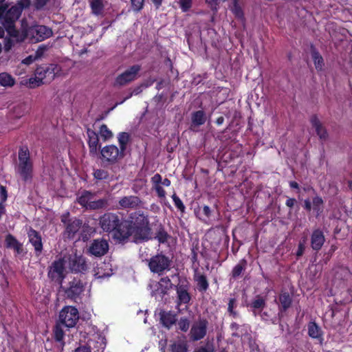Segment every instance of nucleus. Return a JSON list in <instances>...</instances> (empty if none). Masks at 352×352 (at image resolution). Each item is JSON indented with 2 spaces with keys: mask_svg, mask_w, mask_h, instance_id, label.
Segmentation results:
<instances>
[{
  "mask_svg": "<svg viewBox=\"0 0 352 352\" xmlns=\"http://www.w3.org/2000/svg\"><path fill=\"white\" fill-rule=\"evenodd\" d=\"M159 285L162 288V293L166 294L168 290L174 287L170 279L168 276L162 277L159 281Z\"/></svg>",
  "mask_w": 352,
  "mask_h": 352,
  "instance_id": "obj_39",
  "label": "nucleus"
},
{
  "mask_svg": "<svg viewBox=\"0 0 352 352\" xmlns=\"http://www.w3.org/2000/svg\"><path fill=\"white\" fill-rule=\"evenodd\" d=\"M170 184H171V182L169 179H168V178H164V179H162V185H163L164 186L168 187L170 186Z\"/></svg>",
  "mask_w": 352,
  "mask_h": 352,
  "instance_id": "obj_64",
  "label": "nucleus"
},
{
  "mask_svg": "<svg viewBox=\"0 0 352 352\" xmlns=\"http://www.w3.org/2000/svg\"><path fill=\"white\" fill-rule=\"evenodd\" d=\"M171 352H188V347L186 343L174 342L170 345Z\"/></svg>",
  "mask_w": 352,
  "mask_h": 352,
  "instance_id": "obj_44",
  "label": "nucleus"
},
{
  "mask_svg": "<svg viewBox=\"0 0 352 352\" xmlns=\"http://www.w3.org/2000/svg\"><path fill=\"white\" fill-rule=\"evenodd\" d=\"M172 199L174 202L175 207L182 212L184 213L186 210V207L181 200V199L176 195V193H173L172 195Z\"/></svg>",
  "mask_w": 352,
  "mask_h": 352,
  "instance_id": "obj_48",
  "label": "nucleus"
},
{
  "mask_svg": "<svg viewBox=\"0 0 352 352\" xmlns=\"http://www.w3.org/2000/svg\"><path fill=\"white\" fill-rule=\"evenodd\" d=\"M180 8L183 12H187L192 6V0H179Z\"/></svg>",
  "mask_w": 352,
  "mask_h": 352,
  "instance_id": "obj_51",
  "label": "nucleus"
},
{
  "mask_svg": "<svg viewBox=\"0 0 352 352\" xmlns=\"http://www.w3.org/2000/svg\"><path fill=\"white\" fill-rule=\"evenodd\" d=\"M145 0H131V8L133 11L138 12L143 9Z\"/></svg>",
  "mask_w": 352,
  "mask_h": 352,
  "instance_id": "obj_50",
  "label": "nucleus"
},
{
  "mask_svg": "<svg viewBox=\"0 0 352 352\" xmlns=\"http://www.w3.org/2000/svg\"><path fill=\"white\" fill-rule=\"evenodd\" d=\"M237 307L236 299L234 298H231L229 299V302L228 304V312L230 316L234 318H236L239 316V313L234 310V309Z\"/></svg>",
  "mask_w": 352,
  "mask_h": 352,
  "instance_id": "obj_42",
  "label": "nucleus"
},
{
  "mask_svg": "<svg viewBox=\"0 0 352 352\" xmlns=\"http://www.w3.org/2000/svg\"><path fill=\"white\" fill-rule=\"evenodd\" d=\"M308 335L313 339L322 342L323 340L322 331L320 327L314 321H311L307 324Z\"/></svg>",
  "mask_w": 352,
  "mask_h": 352,
  "instance_id": "obj_30",
  "label": "nucleus"
},
{
  "mask_svg": "<svg viewBox=\"0 0 352 352\" xmlns=\"http://www.w3.org/2000/svg\"><path fill=\"white\" fill-rule=\"evenodd\" d=\"M243 326H241L235 322H233L230 324V328L232 331V336L239 338L243 335L242 331V327Z\"/></svg>",
  "mask_w": 352,
  "mask_h": 352,
  "instance_id": "obj_43",
  "label": "nucleus"
},
{
  "mask_svg": "<svg viewBox=\"0 0 352 352\" xmlns=\"http://www.w3.org/2000/svg\"><path fill=\"white\" fill-rule=\"evenodd\" d=\"M147 261L150 271L154 274H157L159 276L170 270L172 264V259L163 254L162 252L152 256Z\"/></svg>",
  "mask_w": 352,
  "mask_h": 352,
  "instance_id": "obj_4",
  "label": "nucleus"
},
{
  "mask_svg": "<svg viewBox=\"0 0 352 352\" xmlns=\"http://www.w3.org/2000/svg\"><path fill=\"white\" fill-rule=\"evenodd\" d=\"M151 182L152 190L155 191L157 196L160 199H165L166 193L163 188V185H162V175L159 173L155 174L151 178Z\"/></svg>",
  "mask_w": 352,
  "mask_h": 352,
  "instance_id": "obj_25",
  "label": "nucleus"
},
{
  "mask_svg": "<svg viewBox=\"0 0 352 352\" xmlns=\"http://www.w3.org/2000/svg\"><path fill=\"white\" fill-rule=\"evenodd\" d=\"M79 319V313L75 307L67 306L63 308L59 314L60 323L66 327H74Z\"/></svg>",
  "mask_w": 352,
  "mask_h": 352,
  "instance_id": "obj_11",
  "label": "nucleus"
},
{
  "mask_svg": "<svg viewBox=\"0 0 352 352\" xmlns=\"http://www.w3.org/2000/svg\"><path fill=\"white\" fill-rule=\"evenodd\" d=\"M74 352H91V349L89 347L83 346L76 349Z\"/></svg>",
  "mask_w": 352,
  "mask_h": 352,
  "instance_id": "obj_61",
  "label": "nucleus"
},
{
  "mask_svg": "<svg viewBox=\"0 0 352 352\" xmlns=\"http://www.w3.org/2000/svg\"><path fill=\"white\" fill-rule=\"evenodd\" d=\"M160 322L162 325L170 330L177 322V314L172 311L161 309L159 312Z\"/></svg>",
  "mask_w": 352,
  "mask_h": 352,
  "instance_id": "obj_19",
  "label": "nucleus"
},
{
  "mask_svg": "<svg viewBox=\"0 0 352 352\" xmlns=\"http://www.w3.org/2000/svg\"><path fill=\"white\" fill-rule=\"evenodd\" d=\"M305 239H304L302 241H300L298 245V250L296 252V256L297 259H298L300 257H301L305 252Z\"/></svg>",
  "mask_w": 352,
  "mask_h": 352,
  "instance_id": "obj_53",
  "label": "nucleus"
},
{
  "mask_svg": "<svg viewBox=\"0 0 352 352\" xmlns=\"http://www.w3.org/2000/svg\"><path fill=\"white\" fill-rule=\"evenodd\" d=\"M170 237V236L165 230L164 226L162 223H159L157 225L155 236H153V239H156L159 243L164 244L168 242Z\"/></svg>",
  "mask_w": 352,
  "mask_h": 352,
  "instance_id": "obj_31",
  "label": "nucleus"
},
{
  "mask_svg": "<svg viewBox=\"0 0 352 352\" xmlns=\"http://www.w3.org/2000/svg\"><path fill=\"white\" fill-rule=\"evenodd\" d=\"M89 6L94 15L100 16L103 14L104 5L102 0H90Z\"/></svg>",
  "mask_w": 352,
  "mask_h": 352,
  "instance_id": "obj_33",
  "label": "nucleus"
},
{
  "mask_svg": "<svg viewBox=\"0 0 352 352\" xmlns=\"http://www.w3.org/2000/svg\"><path fill=\"white\" fill-rule=\"evenodd\" d=\"M120 149L125 153L127 144L130 140V135L126 132H120L118 136Z\"/></svg>",
  "mask_w": 352,
  "mask_h": 352,
  "instance_id": "obj_37",
  "label": "nucleus"
},
{
  "mask_svg": "<svg viewBox=\"0 0 352 352\" xmlns=\"http://www.w3.org/2000/svg\"><path fill=\"white\" fill-rule=\"evenodd\" d=\"M197 217L202 222L207 223L208 220L212 214V210L208 206L204 205L199 206L197 211H195Z\"/></svg>",
  "mask_w": 352,
  "mask_h": 352,
  "instance_id": "obj_32",
  "label": "nucleus"
},
{
  "mask_svg": "<svg viewBox=\"0 0 352 352\" xmlns=\"http://www.w3.org/2000/svg\"><path fill=\"white\" fill-rule=\"evenodd\" d=\"M99 133L104 141H107L113 138L112 131L105 124H102L99 130Z\"/></svg>",
  "mask_w": 352,
  "mask_h": 352,
  "instance_id": "obj_40",
  "label": "nucleus"
},
{
  "mask_svg": "<svg viewBox=\"0 0 352 352\" xmlns=\"http://www.w3.org/2000/svg\"><path fill=\"white\" fill-rule=\"evenodd\" d=\"M296 199L294 198H288L287 200H286V202H285V205L292 208L294 206V205L296 204Z\"/></svg>",
  "mask_w": 352,
  "mask_h": 352,
  "instance_id": "obj_59",
  "label": "nucleus"
},
{
  "mask_svg": "<svg viewBox=\"0 0 352 352\" xmlns=\"http://www.w3.org/2000/svg\"><path fill=\"white\" fill-rule=\"evenodd\" d=\"M109 175L108 171L104 169H97L94 173V177L98 180H103L108 179Z\"/></svg>",
  "mask_w": 352,
  "mask_h": 352,
  "instance_id": "obj_49",
  "label": "nucleus"
},
{
  "mask_svg": "<svg viewBox=\"0 0 352 352\" xmlns=\"http://www.w3.org/2000/svg\"><path fill=\"white\" fill-rule=\"evenodd\" d=\"M310 122L315 129L316 134L322 141H326L328 139L329 134L326 128L322 124L317 115H312L310 118Z\"/></svg>",
  "mask_w": 352,
  "mask_h": 352,
  "instance_id": "obj_23",
  "label": "nucleus"
},
{
  "mask_svg": "<svg viewBox=\"0 0 352 352\" xmlns=\"http://www.w3.org/2000/svg\"><path fill=\"white\" fill-rule=\"evenodd\" d=\"M35 57H34L33 56L30 55V56H28V57H26L25 58H24L22 61V63L25 65H30L32 64L34 60H35Z\"/></svg>",
  "mask_w": 352,
  "mask_h": 352,
  "instance_id": "obj_58",
  "label": "nucleus"
},
{
  "mask_svg": "<svg viewBox=\"0 0 352 352\" xmlns=\"http://www.w3.org/2000/svg\"><path fill=\"white\" fill-rule=\"evenodd\" d=\"M64 331L61 326L58 324H56L54 329V337L56 341L61 342L64 338Z\"/></svg>",
  "mask_w": 352,
  "mask_h": 352,
  "instance_id": "obj_47",
  "label": "nucleus"
},
{
  "mask_svg": "<svg viewBox=\"0 0 352 352\" xmlns=\"http://www.w3.org/2000/svg\"><path fill=\"white\" fill-rule=\"evenodd\" d=\"M129 226L128 218H124L122 214L116 226V228L111 231L110 234L113 239L120 243L128 241L130 238Z\"/></svg>",
  "mask_w": 352,
  "mask_h": 352,
  "instance_id": "obj_8",
  "label": "nucleus"
},
{
  "mask_svg": "<svg viewBox=\"0 0 352 352\" xmlns=\"http://www.w3.org/2000/svg\"><path fill=\"white\" fill-rule=\"evenodd\" d=\"M247 265V261L244 258L241 259L238 264H236L232 270V277L234 279L238 278L242 273L245 270Z\"/></svg>",
  "mask_w": 352,
  "mask_h": 352,
  "instance_id": "obj_34",
  "label": "nucleus"
},
{
  "mask_svg": "<svg viewBox=\"0 0 352 352\" xmlns=\"http://www.w3.org/2000/svg\"><path fill=\"white\" fill-rule=\"evenodd\" d=\"M47 276L52 281L58 283L62 287L63 280L66 277L64 258H60L52 262L48 268Z\"/></svg>",
  "mask_w": 352,
  "mask_h": 352,
  "instance_id": "obj_6",
  "label": "nucleus"
},
{
  "mask_svg": "<svg viewBox=\"0 0 352 352\" xmlns=\"http://www.w3.org/2000/svg\"><path fill=\"white\" fill-rule=\"evenodd\" d=\"M208 321L206 318H199L195 321L190 330V340L195 342L203 339L207 334Z\"/></svg>",
  "mask_w": 352,
  "mask_h": 352,
  "instance_id": "obj_13",
  "label": "nucleus"
},
{
  "mask_svg": "<svg viewBox=\"0 0 352 352\" xmlns=\"http://www.w3.org/2000/svg\"><path fill=\"white\" fill-rule=\"evenodd\" d=\"M8 199V191L6 187L4 186H0V203L5 204Z\"/></svg>",
  "mask_w": 352,
  "mask_h": 352,
  "instance_id": "obj_52",
  "label": "nucleus"
},
{
  "mask_svg": "<svg viewBox=\"0 0 352 352\" xmlns=\"http://www.w3.org/2000/svg\"><path fill=\"white\" fill-rule=\"evenodd\" d=\"M5 243L7 248L13 249L17 254H21L23 251V244L11 234L6 236Z\"/></svg>",
  "mask_w": 352,
  "mask_h": 352,
  "instance_id": "obj_28",
  "label": "nucleus"
},
{
  "mask_svg": "<svg viewBox=\"0 0 352 352\" xmlns=\"http://www.w3.org/2000/svg\"><path fill=\"white\" fill-rule=\"evenodd\" d=\"M6 213V204L0 203V220L2 217Z\"/></svg>",
  "mask_w": 352,
  "mask_h": 352,
  "instance_id": "obj_62",
  "label": "nucleus"
},
{
  "mask_svg": "<svg viewBox=\"0 0 352 352\" xmlns=\"http://www.w3.org/2000/svg\"><path fill=\"white\" fill-rule=\"evenodd\" d=\"M95 196V192L84 190L81 195L76 198V201L82 208L90 210L102 209L108 206V201L104 198L97 201H91Z\"/></svg>",
  "mask_w": 352,
  "mask_h": 352,
  "instance_id": "obj_5",
  "label": "nucleus"
},
{
  "mask_svg": "<svg viewBox=\"0 0 352 352\" xmlns=\"http://www.w3.org/2000/svg\"><path fill=\"white\" fill-rule=\"evenodd\" d=\"M214 348L212 344H207L206 346L200 347L196 352H214Z\"/></svg>",
  "mask_w": 352,
  "mask_h": 352,
  "instance_id": "obj_54",
  "label": "nucleus"
},
{
  "mask_svg": "<svg viewBox=\"0 0 352 352\" xmlns=\"http://www.w3.org/2000/svg\"><path fill=\"white\" fill-rule=\"evenodd\" d=\"M19 164L17 172L24 182L31 181L33 177V162L27 146H21L19 149Z\"/></svg>",
  "mask_w": 352,
  "mask_h": 352,
  "instance_id": "obj_2",
  "label": "nucleus"
},
{
  "mask_svg": "<svg viewBox=\"0 0 352 352\" xmlns=\"http://www.w3.org/2000/svg\"><path fill=\"white\" fill-rule=\"evenodd\" d=\"M36 1V7L37 9H41L43 8L50 0H35Z\"/></svg>",
  "mask_w": 352,
  "mask_h": 352,
  "instance_id": "obj_57",
  "label": "nucleus"
},
{
  "mask_svg": "<svg viewBox=\"0 0 352 352\" xmlns=\"http://www.w3.org/2000/svg\"><path fill=\"white\" fill-rule=\"evenodd\" d=\"M178 329L183 332H187L190 327V320L186 317L180 318L177 322Z\"/></svg>",
  "mask_w": 352,
  "mask_h": 352,
  "instance_id": "obj_45",
  "label": "nucleus"
},
{
  "mask_svg": "<svg viewBox=\"0 0 352 352\" xmlns=\"http://www.w3.org/2000/svg\"><path fill=\"white\" fill-rule=\"evenodd\" d=\"M58 72V65L56 64L44 65L36 67L35 70L36 78H30L28 80V87L32 89L38 87L44 83V80H46V81L54 80Z\"/></svg>",
  "mask_w": 352,
  "mask_h": 352,
  "instance_id": "obj_3",
  "label": "nucleus"
},
{
  "mask_svg": "<svg viewBox=\"0 0 352 352\" xmlns=\"http://www.w3.org/2000/svg\"><path fill=\"white\" fill-rule=\"evenodd\" d=\"M325 242L324 232L320 228L313 230L311 234V247L313 250L318 252L320 250Z\"/></svg>",
  "mask_w": 352,
  "mask_h": 352,
  "instance_id": "obj_21",
  "label": "nucleus"
},
{
  "mask_svg": "<svg viewBox=\"0 0 352 352\" xmlns=\"http://www.w3.org/2000/svg\"><path fill=\"white\" fill-rule=\"evenodd\" d=\"M121 213L106 212L99 219V225L102 230L109 234L116 228Z\"/></svg>",
  "mask_w": 352,
  "mask_h": 352,
  "instance_id": "obj_14",
  "label": "nucleus"
},
{
  "mask_svg": "<svg viewBox=\"0 0 352 352\" xmlns=\"http://www.w3.org/2000/svg\"><path fill=\"white\" fill-rule=\"evenodd\" d=\"M154 4L156 9H159L162 4L164 0H151Z\"/></svg>",
  "mask_w": 352,
  "mask_h": 352,
  "instance_id": "obj_63",
  "label": "nucleus"
},
{
  "mask_svg": "<svg viewBox=\"0 0 352 352\" xmlns=\"http://www.w3.org/2000/svg\"><path fill=\"white\" fill-rule=\"evenodd\" d=\"M87 134L88 136L87 144L89 149V154L91 156H95L98 154V148L100 147L98 135L96 131L89 128L87 129Z\"/></svg>",
  "mask_w": 352,
  "mask_h": 352,
  "instance_id": "obj_20",
  "label": "nucleus"
},
{
  "mask_svg": "<svg viewBox=\"0 0 352 352\" xmlns=\"http://www.w3.org/2000/svg\"><path fill=\"white\" fill-rule=\"evenodd\" d=\"M27 234L29 242L34 247L35 255L36 256H39L42 254L43 250L42 236L40 232L32 227H30Z\"/></svg>",
  "mask_w": 352,
  "mask_h": 352,
  "instance_id": "obj_16",
  "label": "nucleus"
},
{
  "mask_svg": "<svg viewBox=\"0 0 352 352\" xmlns=\"http://www.w3.org/2000/svg\"><path fill=\"white\" fill-rule=\"evenodd\" d=\"M15 84L14 78L9 74L3 72L0 74V85L3 87H12Z\"/></svg>",
  "mask_w": 352,
  "mask_h": 352,
  "instance_id": "obj_38",
  "label": "nucleus"
},
{
  "mask_svg": "<svg viewBox=\"0 0 352 352\" xmlns=\"http://www.w3.org/2000/svg\"><path fill=\"white\" fill-rule=\"evenodd\" d=\"M313 210L316 212V217L319 216L324 210V201L320 196L316 195L312 199Z\"/></svg>",
  "mask_w": 352,
  "mask_h": 352,
  "instance_id": "obj_36",
  "label": "nucleus"
},
{
  "mask_svg": "<svg viewBox=\"0 0 352 352\" xmlns=\"http://www.w3.org/2000/svg\"><path fill=\"white\" fill-rule=\"evenodd\" d=\"M266 306V300L261 295H256L255 298L250 304V307L254 310H263Z\"/></svg>",
  "mask_w": 352,
  "mask_h": 352,
  "instance_id": "obj_35",
  "label": "nucleus"
},
{
  "mask_svg": "<svg viewBox=\"0 0 352 352\" xmlns=\"http://www.w3.org/2000/svg\"><path fill=\"white\" fill-rule=\"evenodd\" d=\"M69 267L72 272H84L87 270L85 258L82 256H75L69 261Z\"/></svg>",
  "mask_w": 352,
  "mask_h": 352,
  "instance_id": "obj_26",
  "label": "nucleus"
},
{
  "mask_svg": "<svg viewBox=\"0 0 352 352\" xmlns=\"http://www.w3.org/2000/svg\"><path fill=\"white\" fill-rule=\"evenodd\" d=\"M69 212H67L63 214L60 217L61 222L65 226L64 231V236L69 239H73L76 233L79 231L82 226V221L80 219L74 218L69 219Z\"/></svg>",
  "mask_w": 352,
  "mask_h": 352,
  "instance_id": "obj_9",
  "label": "nucleus"
},
{
  "mask_svg": "<svg viewBox=\"0 0 352 352\" xmlns=\"http://www.w3.org/2000/svg\"><path fill=\"white\" fill-rule=\"evenodd\" d=\"M278 316H283V314L286 312L292 305V296L287 292H281L278 296Z\"/></svg>",
  "mask_w": 352,
  "mask_h": 352,
  "instance_id": "obj_22",
  "label": "nucleus"
},
{
  "mask_svg": "<svg viewBox=\"0 0 352 352\" xmlns=\"http://www.w3.org/2000/svg\"><path fill=\"white\" fill-rule=\"evenodd\" d=\"M36 32L41 37L42 40L50 37L52 34V30L45 25L38 26Z\"/></svg>",
  "mask_w": 352,
  "mask_h": 352,
  "instance_id": "obj_41",
  "label": "nucleus"
},
{
  "mask_svg": "<svg viewBox=\"0 0 352 352\" xmlns=\"http://www.w3.org/2000/svg\"><path fill=\"white\" fill-rule=\"evenodd\" d=\"M310 52L316 69L317 71H322L324 66L323 57L313 44H311L310 46Z\"/></svg>",
  "mask_w": 352,
  "mask_h": 352,
  "instance_id": "obj_29",
  "label": "nucleus"
},
{
  "mask_svg": "<svg viewBox=\"0 0 352 352\" xmlns=\"http://www.w3.org/2000/svg\"><path fill=\"white\" fill-rule=\"evenodd\" d=\"M304 209L307 212H310L313 209L312 203L309 199H306L304 201Z\"/></svg>",
  "mask_w": 352,
  "mask_h": 352,
  "instance_id": "obj_56",
  "label": "nucleus"
},
{
  "mask_svg": "<svg viewBox=\"0 0 352 352\" xmlns=\"http://www.w3.org/2000/svg\"><path fill=\"white\" fill-rule=\"evenodd\" d=\"M142 200L135 195L124 196L118 201L119 208L136 210L142 205Z\"/></svg>",
  "mask_w": 352,
  "mask_h": 352,
  "instance_id": "obj_18",
  "label": "nucleus"
},
{
  "mask_svg": "<svg viewBox=\"0 0 352 352\" xmlns=\"http://www.w3.org/2000/svg\"><path fill=\"white\" fill-rule=\"evenodd\" d=\"M194 280L197 285V290L201 293L206 292L209 288V282L206 275L198 272V267L196 266L194 274Z\"/></svg>",
  "mask_w": 352,
  "mask_h": 352,
  "instance_id": "obj_24",
  "label": "nucleus"
},
{
  "mask_svg": "<svg viewBox=\"0 0 352 352\" xmlns=\"http://www.w3.org/2000/svg\"><path fill=\"white\" fill-rule=\"evenodd\" d=\"M100 154L103 160L111 164L116 163L118 160L125 156V153L113 144L104 146L100 150Z\"/></svg>",
  "mask_w": 352,
  "mask_h": 352,
  "instance_id": "obj_12",
  "label": "nucleus"
},
{
  "mask_svg": "<svg viewBox=\"0 0 352 352\" xmlns=\"http://www.w3.org/2000/svg\"><path fill=\"white\" fill-rule=\"evenodd\" d=\"M141 70L140 65H133L119 74L113 82V87H122L135 80Z\"/></svg>",
  "mask_w": 352,
  "mask_h": 352,
  "instance_id": "obj_10",
  "label": "nucleus"
},
{
  "mask_svg": "<svg viewBox=\"0 0 352 352\" xmlns=\"http://www.w3.org/2000/svg\"><path fill=\"white\" fill-rule=\"evenodd\" d=\"M12 41L11 39H8L4 44V50L6 52H8L11 50L12 47Z\"/></svg>",
  "mask_w": 352,
  "mask_h": 352,
  "instance_id": "obj_60",
  "label": "nucleus"
},
{
  "mask_svg": "<svg viewBox=\"0 0 352 352\" xmlns=\"http://www.w3.org/2000/svg\"><path fill=\"white\" fill-rule=\"evenodd\" d=\"M30 3V0H19L17 5L21 9H25L29 8Z\"/></svg>",
  "mask_w": 352,
  "mask_h": 352,
  "instance_id": "obj_55",
  "label": "nucleus"
},
{
  "mask_svg": "<svg viewBox=\"0 0 352 352\" xmlns=\"http://www.w3.org/2000/svg\"><path fill=\"white\" fill-rule=\"evenodd\" d=\"M130 237L133 236L135 243L148 241L153 239V232L148 215L142 210L131 212L128 216Z\"/></svg>",
  "mask_w": 352,
  "mask_h": 352,
  "instance_id": "obj_1",
  "label": "nucleus"
},
{
  "mask_svg": "<svg viewBox=\"0 0 352 352\" xmlns=\"http://www.w3.org/2000/svg\"><path fill=\"white\" fill-rule=\"evenodd\" d=\"M109 250V243L104 239L93 240L89 248V252L95 256L100 257L104 256Z\"/></svg>",
  "mask_w": 352,
  "mask_h": 352,
  "instance_id": "obj_17",
  "label": "nucleus"
},
{
  "mask_svg": "<svg viewBox=\"0 0 352 352\" xmlns=\"http://www.w3.org/2000/svg\"><path fill=\"white\" fill-rule=\"evenodd\" d=\"M232 13L235 15V16L238 19H242L244 16V13L243 9L238 3L236 0H234L233 6L231 8Z\"/></svg>",
  "mask_w": 352,
  "mask_h": 352,
  "instance_id": "obj_46",
  "label": "nucleus"
},
{
  "mask_svg": "<svg viewBox=\"0 0 352 352\" xmlns=\"http://www.w3.org/2000/svg\"><path fill=\"white\" fill-rule=\"evenodd\" d=\"M178 276V283L174 286L177 294V305H187L191 300V294L189 292L190 288V282L184 276Z\"/></svg>",
  "mask_w": 352,
  "mask_h": 352,
  "instance_id": "obj_7",
  "label": "nucleus"
},
{
  "mask_svg": "<svg viewBox=\"0 0 352 352\" xmlns=\"http://www.w3.org/2000/svg\"><path fill=\"white\" fill-rule=\"evenodd\" d=\"M85 287L82 280L79 278H74L73 280L69 281V287L63 289V290L67 298L76 300L82 293Z\"/></svg>",
  "mask_w": 352,
  "mask_h": 352,
  "instance_id": "obj_15",
  "label": "nucleus"
},
{
  "mask_svg": "<svg viewBox=\"0 0 352 352\" xmlns=\"http://www.w3.org/2000/svg\"><path fill=\"white\" fill-rule=\"evenodd\" d=\"M206 113L203 110L194 111L191 115L190 129L195 131V128L203 125L206 122Z\"/></svg>",
  "mask_w": 352,
  "mask_h": 352,
  "instance_id": "obj_27",
  "label": "nucleus"
}]
</instances>
